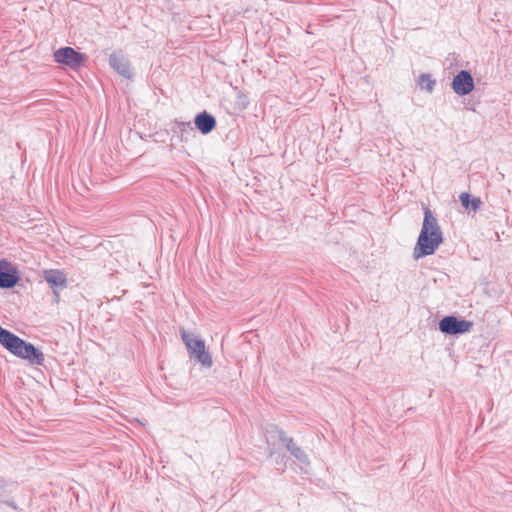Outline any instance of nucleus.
Instances as JSON below:
<instances>
[{
	"label": "nucleus",
	"mask_w": 512,
	"mask_h": 512,
	"mask_svg": "<svg viewBox=\"0 0 512 512\" xmlns=\"http://www.w3.org/2000/svg\"><path fill=\"white\" fill-rule=\"evenodd\" d=\"M443 241L444 237L438 220L434 213L426 207L422 228L413 249L414 259L418 260L434 254Z\"/></svg>",
	"instance_id": "f257e3e1"
},
{
	"label": "nucleus",
	"mask_w": 512,
	"mask_h": 512,
	"mask_svg": "<svg viewBox=\"0 0 512 512\" xmlns=\"http://www.w3.org/2000/svg\"><path fill=\"white\" fill-rule=\"evenodd\" d=\"M0 344L14 356L27 360L31 365L43 366V352L8 329L0 326Z\"/></svg>",
	"instance_id": "f03ea898"
},
{
	"label": "nucleus",
	"mask_w": 512,
	"mask_h": 512,
	"mask_svg": "<svg viewBox=\"0 0 512 512\" xmlns=\"http://www.w3.org/2000/svg\"><path fill=\"white\" fill-rule=\"evenodd\" d=\"M180 336L186 346L189 357L202 366L210 368L213 361L209 352L206 351L205 341L200 336H193L184 328L180 329Z\"/></svg>",
	"instance_id": "7ed1b4c3"
},
{
	"label": "nucleus",
	"mask_w": 512,
	"mask_h": 512,
	"mask_svg": "<svg viewBox=\"0 0 512 512\" xmlns=\"http://www.w3.org/2000/svg\"><path fill=\"white\" fill-rule=\"evenodd\" d=\"M267 434H276L279 441L287 449V451L298 461L301 469H304L310 465V460L307 453L295 443L292 437H289L284 430L280 429L276 425H271L267 429Z\"/></svg>",
	"instance_id": "20e7f679"
},
{
	"label": "nucleus",
	"mask_w": 512,
	"mask_h": 512,
	"mask_svg": "<svg viewBox=\"0 0 512 512\" xmlns=\"http://www.w3.org/2000/svg\"><path fill=\"white\" fill-rule=\"evenodd\" d=\"M54 60L58 64L66 66L72 70H78L85 65L88 57L86 54L78 52L72 47L66 46L61 47L54 52Z\"/></svg>",
	"instance_id": "39448f33"
},
{
	"label": "nucleus",
	"mask_w": 512,
	"mask_h": 512,
	"mask_svg": "<svg viewBox=\"0 0 512 512\" xmlns=\"http://www.w3.org/2000/svg\"><path fill=\"white\" fill-rule=\"evenodd\" d=\"M473 322L449 315L439 321V330L446 335H460L469 332Z\"/></svg>",
	"instance_id": "423d86ee"
},
{
	"label": "nucleus",
	"mask_w": 512,
	"mask_h": 512,
	"mask_svg": "<svg viewBox=\"0 0 512 512\" xmlns=\"http://www.w3.org/2000/svg\"><path fill=\"white\" fill-rule=\"evenodd\" d=\"M109 66L120 76L131 79L134 76L131 62L122 50H115L109 55Z\"/></svg>",
	"instance_id": "0eeeda50"
},
{
	"label": "nucleus",
	"mask_w": 512,
	"mask_h": 512,
	"mask_svg": "<svg viewBox=\"0 0 512 512\" xmlns=\"http://www.w3.org/2000/svg\"><path fill=\"white\" fill-rule=\"evenodd\" d=\"M20 280L18 269L8 260L0 259V288H13Z\"/></svg>",
	"instance_id": "6e6552de"
},
{
	"label": "nucleus",
	"mask_w": 512,
	"mask_h": 512,
	"mask_svg": "<svg viewBox=\"0 0 512 512\" xmlns=\"http://www.w3.org/2000/svg\"><path fill=\"white\" fill-rule=\"evenodd\" d=\"M451 87L453 91L459 96H465L471 93L475 88V83L470 71H459L454 76Z\"/></svg>",
	"instance_id": "1a4fd4ad"
},
{
	"label": "nucleus",
	"mask_w": 512,
	"mask_h": 512,
	"mask_svg": "<svg viewBox=\"0 0 512 512\" xmlns=\"http://www.w3.org/2000/svg\"><path fill=\"white\" fill-rule=\"evenodd\" d=\"M44 279L50 285L56 297H59L58 290H63L67 287L66 275L60 270L44 271Z\"/></svg>",
	"instance_id": "9d476101"
},
{
	"label": "nucleus",
	"mask_w": 512,
	"mask_h": 512,
	"mask_svg": "<svg viewBox=\"0 0 512 512\" xmlns=\"http://www.w3.org/2000/svg\"><path fill=\"white\" fill-rule=\"evenodd\" d=\"M196 129L203 135L211 133L217 125L216 118L206 110L196 114L194 118Z\"/></svg>",
	"instance_id": "9b49d317"
},
{
	"label": "nucleus",
	"mask_w": 512,
	"mask_h": 512,
	"mask_svg": "<svg viewBox=\"0 0 512 512\" xmlns=\"http://www.w3.org/2000/svg\"><path fill=\"white\" fill-rule=\"evenodd\" d=\"M460 202L464 208L468 209L471 207L473 211H477L482 204L479 197H471V195L467 192L461 193Z\"/></svg>",
	"instance_id": "f8f14e48"
},
{
	"label": "nucleus",
	"mask_w": 512,
	"mask_h": 512,
	"mask_svg": "<svg viewBox=\"0 0 512 512\" xmlns=\"http://www.w3.org/2000/svg\"><path fill=\"white\" fill-rule=\"evenodd\" d=\"M418 85L420 89L431 93L434 90L436 81L432 78L431 74L423 73L419 76Z\"/></svg>",
	"instance_id": "ddd939ff"
},
{
	"label": "nucleus",
	"mask_w": 512,
	"mask_h": 512,
	"mask_svg": "<svg viewBox=\"0 0 512 512\" xmlns=\"http://www.w3.org/2000/svg\"><path fill=\"white\" fill-rule=\"evenodd\" d=\"M175 128L181 132L182 135L186 132L190 133L193 131L191 122L175 121Z\"/></svg>",
	"instance_id": "4468645a"
},
{
	"label": "nucleus",
	"mask_w": 512,
	"mask_h": 512,
	"mask_svg": "<svg viewBox=\"0 0 512 512\" xmlns=\"http://www.w3.org/2000/svg\"><path fill=\"white\" fill-rule=\"evenodd\" d=\"M267 444H268L269 457H273V455L276 454V449H275L274 445L271 446L269 438H267Z\"/></svg>",
	"instance_id": "2eb2a0df"
},
{
	"label": "nucleus",
	"mask_w": 512,
	"mask_h": 512,
	"mask_svg": "<svg viewBox=\"0 0 512 512\" xmlns=\"http://www.w3.org/2000/svg\"><path fill=\"white\" fill-rule=\"evenodd\" d=\"M4 504L10 506L11 508H13L14 510H17L18 507L16 505V503L14 501H11V500H6L4 501Z\"/></svg>",
	"instance_id": "dca6fc26"
},
{
	"label": "nucleus",
	"mask_w": 512,
	"mask_h": 512,
	"mask_svg": "<svg viewBox=\"0 0 512 512\" xmlns=\"http://www.w3.org/2000/svg\"><path fill=\"white\" fill-rule=\"evenodd\" d=\"M7 487V482L0 477V491L4 490Z\"/></svg>",
	"instance_id": "f3484780"
},
{
	"label": "nucleus",
	"mask_w": 512,
	"mask_h": 512,
	"mask_svg": "<svg viewBox=\"0 0 512 512\" xmlns=\"http://www.w3.org/2000/svg\"><path fill=\"white\" fill-rule=\"evenodd\" d=\"M281 462H282L283 466L285 467L286 466V462L284 461V456L281 458Z\"/></svg>",
	"instance_id": "a211bd4d"
}]
</instances>
